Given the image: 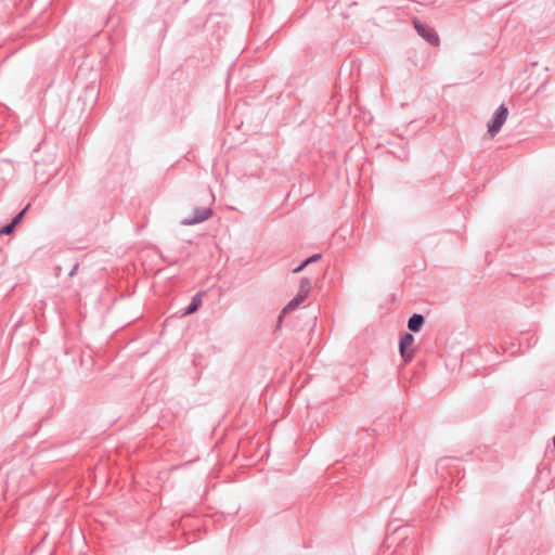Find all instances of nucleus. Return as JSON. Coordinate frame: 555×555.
Segmentation results:
<instances>
[{
  "label": "nucleus",
  "instance_id": "f257e3e1",
  "mask_svg": "<svg viewBox=\"0 0 555 555\" xmlns=\"http://www.w3.org/2000/svg\"><path fill=\"white\" fill-rule=\"evenodd\" d=\"M508 116V109L503 104L496 109L494 116L489 120L487 127L491 138H493L504 125Z\"/></svg>",
  "mask_w": 555,
  "mask_h": 555
},
{
  "label": "nucleus",
  "instance_id": "f03ea898",
  "mask_svg": "<svg viewBox=\"0 0 555 555\" xmlns=\"http://www.w3.org/2000/svg\"><path fill=\"white\" fill-rule=\"evenodd\" d=\"M211 216L209 208H195L192 214H184L181 223L184 225H192L207 220Z\"/></svg>",
  "mask_w": 555,
  "mask_h": 555
},
{
  "label": "nucleus",
  "instance_id": "7ed1b4c3",
  "mask_svg": "<svg viewBox=\"0 0 555 555\" xmlns=\"http://www.w3.org/2000/svg\"><path fill=\"white\" fill-rule=\"evenodd\" d=\"M414 27L417 31V34L423 37L427 42H429L433 46H438L440 40L439 36L435 31L434 28H431L428 25L422 24L417 21L414 22Z\"/></svg>",
  "mask_w": 555,
  "mask_h": 555
},
{
  "label": "nucleus",
  "instance_id": "20e7f679",
  "mask_svg": "<svg viewBox=\"0 0 555 555\" xmlns=\"http://www.w3.org/2000/svg\"><path fill=\"white\" fill-rule=\"evenodd\" d=\"M414 344V337L412 334H404L400 340V353L405 361H410L413 358L414 350L412 348Z\"/></svg>",
  "mask_w": 555,
  "mask_h": 555
},
{
  "label": "nucleus",
  "instance_id": "39448f33",
  "mask_svg": "<svg viewBox=\"0 0 555 555\" xmlns=\"http://www.w3.org/2000/svg\"><path fill=\"white\" fill-rule=\"evenodd\" d=\"M423 323H424L423 315L413 314L409 320L408 327H409V330H411L413 332H417L422 327Z\"/></svg>",
  "mask_w": 555,
  "mask_h": 555
},
{
  "label": "nucleus",
  "instance_id": "423d86ee",
  "mask_svg": "<svg viewBox=\"0 0 555 555\" xmlns=\"http://www.w3.org/2000/svg\"><path fill=\"white\" fill-rule=\"evenodd\" d=\"M305 299H306V297L304 295L297 294V296L285 306V308L283 309V313H286V312H288L291 310H294Z\"/></svg>",
  "mask_w": 555,
  "mask_h": 555
},
{
  "label": "nucleus",
  "instance_id": "0eeeda50",
  "mask_svg": "<svg viewBox=\"0 0 555 555\" xmlns=\"http://www.w3.org/2000/svg\"><path fill=\"white\" fill-rule=\"evenodd\" d=\"M311 289V282L308 278H304L300 281V288L298 294L304 295L306 298Z\"/></svg>",
  "mask_w": 555,
  "mask_h": 555
},
{
  "label": "nucleus",
  "instance_id": "6e6552de",
  "mask_svg": "<svg viewBox=\"0 0 555 555\" xmlns=\"http://www.w3.org/2000/svg\"><path fill=\"white\" fill-rule=\"evenodd\" d=\"M202 304V299H201V295L197 294L194 298H193V301L192 304L188 307L186 311H185V314H191V313H194L201 306Z\"/></svg>",
  "mask_w": 555,
  "mask_h": 555
},
{
  "label": "nucleus",
  "instance_id": "1a4fd4ad",
  "mask_svg": "<svg viewBox=\"0 0 555 555\" xmlns=\"http://www.w3.org/2000/svg\"><path fill=\"white\" fill-rule=\"evenodd\" d=\"M15 227L16 225H13V223L11 222L10 224L1 228L0 229V235H8V234H10Z\"/></svg>",
  "mask_w": 555,
  "mask_h": 555
},
{
  "label": "nucleus",
  "instance_id": "9d476101",
  "mask_svg": "<svg viewBox=\"0 0 555 555\" xmlns=\"http://www.w3.org/2000/svg\"><path fill=\"white\" fill-rule=\"evenodd\" d=\"M321 259V254H314L304 261V266H308Z\"/></svg>",
  "mask_w": 555,
  "mask_h": 555
},
{
  "label": "nucleus",
  "instance_id": "9b49d317",
  "mask_svg": "<svg viewBox=\"0 0 555 555\" xmlns=\"http://www.w3.org/2000/svg\"><path fill=\"white\" fill-rule=\"evenodd\" d=\"M28 207H29V205H27V206L25 207V209H24V210H22V211H21V212H20V214H18V215H17V216L12 220L13 225H17V224L21 222V220H22V218H23V216H24L25 211L28 209Z\"/></svg>",
  "mask_w": 555,
  "mask_h": 555
},
{
  "label": "nucleus",
  "instance_id": "f8f14e48",
  "mask_svg": "<svg viewBox=\"0 0 555 555\" xmlns=\"http://www.w3.org/2000/svg\"><path fill=\"white\" fill-rule=\"evenodd\" d=\"M307 266H304V262L299 266V267H296L293 272L294 273H299L300 271L304 270V268H306Z\"/></svg>",
  "mask_w": 555,
  "mask_h": 555
}]
</instances>
